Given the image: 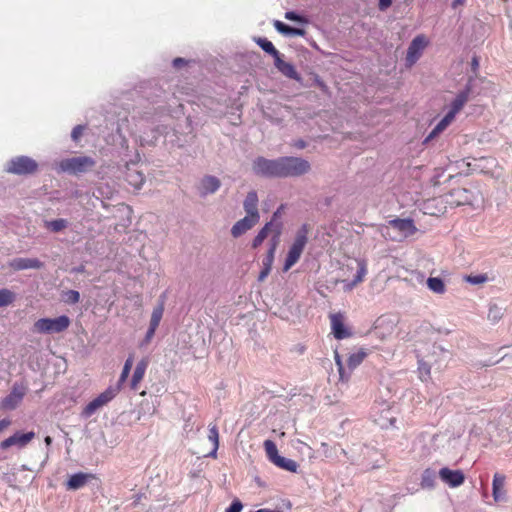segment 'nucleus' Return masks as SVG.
Instances as JSON below:
<instances>
[{"mask_svg": "<svg viewBox=\"0 0 512 512\" xmlns=\"http://www.w3.org/2000/svg\"><path fill=\"white\" fill-rule=\"evenodd\" d=\"M476 199L475 194L466 188H455L449 193L443 195L440 198L430 199L425 203V213L434 215L436 212L431 210V207L437 203H445L451 207H457L462 205H473Z\"/></svg>", "mask_w": 512, "mask_h": 512, "instance_id": "obj_1", "label": "nucleus"}, {"mask_svg": "<svg viewBox=\"0 0 512 512\" xmlns=\"http://www.w3.org/2000/svg\"><path fill=\"white\" fill-rule=\"evenodd\" d=\"M310 228L307 224H303L296 232L294 241L289 247L288 253L285 258L283 271L287 272L291 269L300 259L304 248L308 242V234Z\"/></svg>", "mask_w": 512, "mask_h": 512, "instance_id": "obj_2", "label": "nucleus"}, {"mask_svg": "<svg viewBox=\"0 0 512 512\" xmlns=\"http://www.w3.org/2000/svg\"><path fill=\"white\" fill-rule=\"evenodd\" d=\"M279 167V178L300 177L311 169L309 161L293 156L279 157Z\"/></svg>", "mask_w": 512, "mask_h": 512, "instance_id": "obj_3", "label": "nucleus"}, {"mask_svg": "<svg viewBox=\"0 0 512 512\" xmlns=\"http://www.w3.org/2000/svg\"><path fill=\"white\" fill-rule=\"evenodd\" d=\"M71 320L66 315L56 318H40L33 324V331L39 334L61 333L68 329Z\"/></svg>", "mask_w": 512, "mask_h": 512, "instance_id": "obj_4", "label": "nucleus"}, {"mask_svg": "<svg viewBox=\"0 0 512 512\" xmlns=\"http://www.w3.org/2000/svg\"><path fill=\"white\" fill-rule=\"evenodd\" d=\"M95 160L88 156H78L63 159L59 162V169L72 174L83 173L95 166Z\"/></svg>", "mask_w": 512, "mask_h": 512, "instance_id": "obj_5", "label": "nucleus"}, {"mask_svg": "<svg viewBox=\"0 0 512 512\" xmlns=\"http://www.w3.org/2000/svg\"><path fill=\"white\" fill-rule=\"evenodd\" d=\"M279 158L267 159L257 157L252 162V171L255 175L265 178H279Z\"/></svg>", "mask_w": 512, "mask_h": 512, "instance_id": "obj_6", "label": "nucleus"}, {"mask_svg": "<svg viewBox=\"0 0 512 512\" xmlns=\"http://www.w3.org/2000/svg\"><path fill=\"white\" fill-rule=\"evenodd\" d=\"M37 168L38 164L34 159L27 156H18L9 161L7 172L16 175H26L34 173Z\"/></svg>", "mask_w": 512, "mask_h": 512, "instance_id": "obj_7", "label": "nucleus"}, {"mask_svg": "<svg viewBox=\"0 0 512 512\" xmlns=\"http://www.w3.org/2000/svg\"><path fill=\"white\" fill-rule=\"evenodd\" d=\"M27 393V387L24 383L15 382L10 393L1 401V407L4 410H14L22 402Z\"/></svg>", "mask_w": 512, "mask_h": 512, "instance_id": "obj_8", "label": "nucleus"}, {"mask_svg": "<svg viewBox=\"0 0 512 512\" xmlns=\"http://www.w3.org/2000/svg\"><path fill=\"white\" fill-rule=\"evenodd\" d=\"M279 211H276L273 214L272 220L267 222L264 227L258 232V234L255 236V238L252 241V247L258 248L263 241L271 235L273 237L276 233V231H279V237L281 236L282 227L280 223L275 222V219L278 217Z\"/></svg>", "mask_w": 512, "mask_h": 512, "instance_id": "obj_9", "label": "nucleus"}, {"mask_svg": "<svg viewBox=\"0 0 512 512\" xmlns=\"http://www.w3.org/2000/svg\"><path fill=\"white\" fill-rule=\"evenodd\" d=\"M439 478L451 488L461 486L465 481V475L462 470H452L448 467H443L439 470Z\"/></svg>", "mask_w": 512, "mask_h": 512, "instance_id": "obj_10", "label": "nucleus"}, {"mask_svg": "<svg viewBox=\"0 0 512 512\" xmlns=\"http://www.w3.org/2000/svg\"><path fill=\"white\" fill-rule=\"evenodd\" d=\"M356 274L352 281L342 280L343 289L346 292L352 291L358 284L362 283L367 275V262L364 259H355Z\"/></svg>", "mask_w": 512, "mask_h": 512, "instance_id": "obj_11", "label": "nucleus"}, {"mask_svg": "<svg viewBox=\"0 0 512 512\" xmlns=\"http://www.w3.org/2000/svg\"><path fill=\"white\" fill-rule=\"evenodd\" d=\"M35 433L30 431L27 433L16 432L12 436L8 437L0 443V449L6 450L12 446L19 448L25 447L32 439H34Z\"/></svg>", "mask_w": 512, "mask_h": 512, "instance_id": "obj_12", "label": "nucleus"}, {"mask_svg": "<svg viewBox=\"0 0 512 512\" xmlns=\"http://www.w3.org/2000/svg\"><path fill=\"white\" fill-rule=\"evenodd\" d=\"M425 46L426 39L422 35H419L412 40L406 55V62L408 66H412L416 63V61L420 58Z\"/></svg>", "mask_w": 512, "mask_h": 512, "instance_id": "obj_13", "label": "nucleus"}, {"mask_svg": "<svg viewBox=\"0 0 512 512\" xmlns=\"http://www.w3.org/2000/svg\"><path fill=\"white\" fill-rule=\"evenodd\" d=\"M221 187L219 178L213 175H205L199 182L198 191L202 197L214 194Z\"/></svg>", "mask_w": 512, "mask_h": 512, "instance_id": "obj_14", "label": "nucleus"}, {"mask_svg": "<svg viewBox=\"0 0 512 512\" xmlns=\"http://www.w3.org/2000/svg\"><path fill=\"white\" fill-rule=\"evenodd\" d=\"M506 476L495 473L492 480V496L495 502H504L507 499L505 490Z\"/></svg>", "mask_w": 512, "mask_h": 512, "instance_id": "obj_15", "label": "nucleus"}, {"mask_svg": "<svg viewBox=\"0 0 512 512\" xmlns=\"http://www.w3.org/2000/svg\"><path fill=\"white\" fill-rule=\"evenodd\" d=\"M389 227L397 230L402 236H411L416 232V227L412 219H393L389 221Z\"/></svg>", "mask_w": 512, "mask_h": 512, "instance_id": "obj_16", "label": "nucleus"}, {"mask_svg": "<svg viewBox=\"0 0 512 512\" xmlns=\"http://www.w3.org/2000/svg\"><path fill=\"white\" fill-rule=\"evenodd\" d=\"M258 222V219L246 215L232 226L231 234L234 238H238L254 227Z\"/></svg>", "mask_w": 512, "mask_h": 512, "instance_id": "obj_17", "label": "nucleus"}, {"mask_svg": "<svg viewBox=\"0 0 512 512\" xmlns=\"http://www.w3.org/2000/svg\"><path fill=\"white\" fill-rule=\"evenodd\" d=\"M9 266L14 270L40 269L43 263L37 258H15L9 262Z\"/></svg>", "mask_w": 512, "mask_h": 512, "instance_id": "obj_18", "label": "nucleus"}, {"mask_svg": "<svg viewBox=\"0 0 512 512\" xmlns=\"http://www.w3.org/2000/svg\"><path fill=\"white\" fill-rule=\"evenodd\" d=\"M274 65L279 70V72H281L284 76H286L290 79L296 80L298 82H301L302 78L299 75V73L296 71L294 65L289 62H285L281 58V55L276 57V59L274 60Z\"/></svg>", "mask_w": 512, "mask_h": 512, "instance_id": "obj_19", "label": "nucleus"}, {"mask_svg": "<svg viewBox=\"0 0 512 512\" xmlns=\"http://www.w3.org/2000/svg\"><path fill=\"white\" fill-rule=\"evenodd\" d=\"M243 208L246 212L247 216H251L256 219H260V214L258 211V195L256 191H250L248 192L244 202H243Z\"/></svg>", "mask_w": 512, "mask_h": 512, "instance_id": "obj_20", "label": "nucleus"}, {"mask_svg": "<svg viewBox=\"0 0 512 512\" xmlns=\"http://www.w3.org/2000/svg\"><path fill=\"white\" fill-rule=\"evenodd\" d=\"M331 327L336 339H344L350 336V332L345 327L341 314L331 315Z\"/></svg>", "mask_w": 512, "mask_h": 512, "instance_id": "obj_21", "label": "nucleus"}, {"mask_svg": "<svg viewBox=\"0 0 512 512\" xmlns=\"http://www.w3.org/2000/svg\"><path fill=\"white\" fill-rule=\"evenodd\" d=\"M470 94V88L467 87L463 91L459 92L454 100L451 102L449 110L447 113H452V117H456V115L462 110L464 105L468 102Z\"/></svg>", "mask_w": 512, "mask_h": 512, "instance_id": "obj_22", "label": "nucleus"}, {"mask_svg": "<svg viewBox=\"0 0 512 512\" xmlns=\"http://www.w3.org/2000/svg\"><path fill=\"white\" fill-rule=\"evenodd\" d=\"M268 245H269V248H268V251H267L265 257L262 260V266L272 268V265L274 262V257H275V252L279 245V231L278 230L276 231L275 235L270 238Z\"/></svg>", "mask_w": 512, "mask_h": 512, "instance_id": "obj_23", "label": "nucleus"}, {"mask_svg": "<svg viewBox=\"0 0 512 512\" xmlns=\"http://www.w3.org/2000/svg\"><path fill=\"white\" fill-rule=\"evenodd\" d=\"M452 113H446V115L437 123L432 129L429 135L425 138L424 143H428L438 135H440L453 121Z\"/></svg>", "mask_w": 512, "mask_h": 512, "instance_id": "obj_24", "label": "nucleus"}, {"mask_svg": "<svg viewBox=\"0 0 512 512\" xmlns=\"http://www.w3.org/2000/svg\"><path fill=\"white\" fill-rule=\"evenodd\" d=\"M126 180L135 189H140L145 182V177L144 174L136 168L127 167Z\"/></svg>", "mask_w": 512, "mask_h": 512, "instance_id": "obj_25", "label": "nucleus"}, {"mask_svg": "<svg viewBox=\"0 0 512 512\" xmlns=\"http://www.w3.org/2000/svg\"><path fill=\"white\" fill-rule=\"evenodd\" d=\"M91 477L89 474L86 473H75L70 476V478L67 481V488L69 490H77L82 488L88 481V478Z\"/></svg>", "mask_w": 512, "mask_h": 512, "instance_id": "obj_26", "label": "nucleus"}, {"mask_svg": "<svg viewBox=\"0 0 512 512\" xmlns=\"http://www.w3.org/2000/svg\"><path fill=\"white\" fill-rule=\"evenodd\" d=\"M147 365H148V363L146 360H141L136 365L133 376H132V380H131V388L132 389H134V390L137 389L138 384L142 381V379L145 375Z\"/></svg>", "mask_w": 512, "mask_h": 512, "instance_id": "obj_27", "label": "nucleus"}, {"mask_svg": "<svg viewBox=\"0 0 512 512\" xmlns=\"http://www.w3.org/2000/svg\"><path fill=\"white\" fill-rule=\"evenodd\" d=\"M274 27L278 32L287 36H303L305 34V31L303 29L288 26L278 20L275 21Z\"/></svg>", "mask_w": 512, "mask_h": 512, "instance_id": "obj_28", "label": "nucleus"}, {"mask_svg": "<svg viewBox=\"0 0 512 512\" xmlns=\"http://www.w3.org/2000/svg\"><path fill=\"white\" fill-rule=\"evenodd\" d=\"M208 439L213 444V449L210 453L207 454L208 457L216 458L217 457V451L219 448V432L218 428L215 424L209 425V434Z\"/></svg>", "mask_w": 512, "mask_h": 512, "instance_id": "obj_29", "label": "nucleus"}, {"mask_svg": "<svg viewBox=\"0 0 512 512\" xmlns=\"http://www.w3.org/2000/svg\"><path fill=\"white\" fill-rule=\"evenodd\" d=\"M435 479V471L430 468H427L422 473L420 485L424 489H432L435 486Z\"/></svg>", "mask_w": 512, "mask_h": 512, "instance_id": "obj_30", "label": "nucleus"}, {"mask_svg": "<svg viewBox=\"0 0 512 512\" xmlns=\"http://www.w3.org/2000/svg\"><path fill=\"white\" fill-rule=\"evenodd\" d=\"M273 464L289 472L295 473L298 469V464L294 460L282 456L277 457Z\"/></svg>", "mask_w": 512, "mask_h": 512, "instance_id": "obj_31", "label": "nucleus"}, {"mask_svg": "<svg viewBox=\"0 0 512 512\" xmlns=\"http://www.w3.org/2000/svg\"><path fill=\"white\" fill-rule=\"evenodd\" d=\"M367 352L364 349H358L357 351L351 353L348 357V367L350 370L359 366L363 360L366 358Z\"/></svg>", "mask_w": 512, "mask_h": 512, "instance_id": "obj_32", "label": "nucleus"}, {"mask_svg": "<svg viewBox=\"0 0 512 512\" xmlns=\"http://www.w3.org/2000/svg\"><path fill=\"white\" fill-rule=\"evenodd\" d=\"M256 43L268 54H270L274 60L280 55L279 51L274 47L273 43L266 38H257Z\"/></svg>", "mask_w": 512, "mask_h": 512, "instance_id": "obj_33", "label": "nucleus"}, {"mask_svg": "<svg viewBox=\"0 0 512 512\" xmlns=\"http://www.w3.org/2000/svg\"><path fill=\"white\" fill-rule=\"evenodd\" d=\"M68 224L69 223L66 219L59 218V219L45 222V227L47 229L51 230L52 232L57 233V232L62 231L65 228H67Z\"/></svg>", "mask_w": 512, "mask_h": 512, "instance_id": "obj_34", "label": "nucleus"}, {"mask_svg": "<svg viewBox=\"0 0 512 512\" xmlns=\"http://www.w3.org/2000/svg\"><path fill=\"white\" fill-rule=\"evenodd\" d=\"M503 309L497 304H491L489 306L487 318L493 324L498 323L503 317Z\"/></svg>", "mask_w": 512, "mask_h": 512, "instance_id": "obj_35", "label": "nucleus"}, {"mask_svg": "<svg viewBox=\"0 0 512 512\" xmlns=\"http://www.w3.org/2000/svg\"><path fill=\"white\" fill-rule=\"evenodd\" d=\"M428 288L438 294H442L445 292V284L442 279L438 277H430L427 280Z\"/></svg>", "mask_w": 512, "mask_h": 512, "instance_id": "obj_36", "label": "nucleus"}, {"mask_svg": "<svg viewBox=\"0 0 512 512\" xmlns=\"http://www.w3.org/2000/svg\"><path fill=\"white\" fill-rule=\"evenodd\" d=\"M119 389L108 388L100 395H98L95 399L100 404L101 407L110 402L115 396Z\"/></svg>", "mask_w": 512, "mask_h": 512, "instance_id": "obj_37", "label": "nucleus"}, {"mask_svg": "<svg viewBox=\"0 0 512 512\" xmlns=\"http://www.w3.org/2000/svg\"><path fill=\"white\" fill-rule=\"evenodd\" d=\"M16 295L7 288L0 289V307H5L14 302Z\"/></svg>", "mask_w": 512, "mask_h": 512, "instance_id": "obj_38", "label": "nucleus"}, {"mask_svg": "<svg viewBox=\"0 0 512 512\" xmlns=\"http://www.w3.org/2000/svg\"><path fill=\"white\" fill-rule=\"evenodd\" d=\"M264 449L266 452V455L268 459L273 463L274 460H276L277 457L280 455L278 454V449L276 444L272 440H265L264 441Z\"/></svg>", "mask_w": 512, "mask_h": 512, "instance_id": "obj_39", "label": "nucleus"}, {"mask_svg": "<svg viewBox=\"0 0 512 512\" xmlns=\"http://www.w3.org/2000/svg\"><path fill=\"white\" fill-rule=\"evenodd\" d=\"M132 365H133V356L131 355L126 359V361L124 363V366H123V369H122V372H121V375H120V378L118 381V389L121 387V385L124 382H126L128 376L130 374Z\"/></svg>", "mask_w": 512, "mask_h": 512, "instance_id": "obj_40", "label": "nucleus"}, {"mask_svg": "<svg viewBox=\"0 0 512 512\" xmlns=\"http://www.w3.org/2000/svg\"><path fill=\"white\" fill-rule=\"evenodd\" d=\"M164 312L163 304H159L152 311L150 325L151 327L158 328Z\"/></svg>", "mask_w": 512, "mask_h": 512, "instance_id": "obj_41", "label": "nucleus"}, {"mask_svg": "<svg viewBox=\"0 0 512 512\" xmlns=\"http://www.w3.org/2000/svg\"><path fill=\"white\" fill-rule=\"evenodd\" d=\"M100 408V404L96 401V399H93L84 407L81 415L84 418H89Z\"/></svg>", "mask_w": 512, "mask_h": 512, "instance_id": "obj_42", "label": "nucleus"}, {"mask_svg": "<svg viewBox=\"0 0 512 512\" xmlns=\"http://www.w3.org/2000/svg\"><path fill=\"white\" fill-rule=\"evenodd\" d=\"M63 300L68 304H76L80 300V294L76 290H68L63 293Z\"/></svg>", "mask_w": 512, "mask_h": 512, "instance_id": "obj_43", "label": "nucleus"}, {"mask_svg": "<svg viewBox=\"0 0 512 512\" xmlns=\"http://www.w3.org/2000/svg\"><path fill=\"white\" fill-rule=\"evenodd\" d=\"M334 359H335V363H336V365L338 367V371H339V375H340V380H342V381L348 380L350 375L349 374H347V375L345 374L341 357H340V355H339V353L337 351L334 352Z\"/></svg>", "mask_w": 512, "mask_h": 512, "instance_id": "obj_44", "label": "nucleus"}, {"mask_svg": "<svg viewBox=\"0 0 512 512\" xmlns=\"http://www.w3.org/2000/svg\"><path fill=\"white\" fill-rule=\"evenodd\" d=\"M465 280L470 284L479 285L487 282L488 277L486 274L469 275L465 278Z\"/></svg>", "mask_w": 512, "mask_h": 512, "instance_id": "obj_45", "label": "nucleus"}, {"mask_svg": "<svg viewBox=\"0 0 512 512\" xmlns=\"http://www.w3.org/2000/svg\"><path fill=\"white\" fill-rule=\"evenodd\" d=\"M430 366L423 362V361H419V365H418V371H419V374H420V379L422 381H427L430 377Z\"/></svg>", "mask_w": 512, "mask_h": 512, "instance_id": "obj_46", "label": "nucleus"}, {"mask_svg": "<svg viewBox=\"0 0 512 512\" xmlns=\"http://www.w3.org/2000/svg\"><path fill=\"white\" fill-rule=\"evenodd\" d=\"M242 508V503L239 500H234L231 503V505L226 509V512H241Z\"/></svg>", "mask_w": 512, "mask_h": 512, "instance_id": "obj_47", "label": "nucleus"}, {"mask_svg": "<svg viewBox=\"0 0 512 512\" xmlns=\"http://www.w3.org/2000/svg\"><path fill=\"white\" fill-rule=\"evenodd\" d=\"M83 130H84V127L81 126V125H77L73 128L72 130V133H71V138L74 140V141H77L82 133H83Z\"/></svg>", "mask_w": 512, "mask_h": 512, "instance_id": "obj_48", "label": "nucleus"}, {"mask_svg": "<svg viewBox=\"0 0 512 512\" xmlns=\"http://www.w3.org/2000/svg\"><path fill=\"white\" fill-rule=\"evenodd\" d=\"M285 18L288 19V20H291V21H299V22L303 21L302 17L299 16L298 14H296L293 11L286 12L285 13Z\"/></svg>", "mask_w": 512, "mask_h": 512, "instance_id": "obj_49", "label": "nucleus"}, {"mask_svg": "<svg viewBox=\"0 0 512 512\" xmlns=\"http://www.w3.org/2000/svg\"><path fill=\"white\" fill-rule=\"evenodd\" d=\"M271 269L272 268L263 267L262 266V269H261V271L259 273V276H258V280L259 281H264L267 278V276L269 275V273L271 272Z\"/></svg>", "mask_w": 512, "mask_h": 512, "instance_id": "obj_50", "label": "nucleus"}, {"mask_svg": "<svg viewBox=\"0 0 512 512\" xmlns=\"http://www.w3.org/2000/svg\"><path fill=\"white\" fill-rule=\"evenodd\" d=\"M156 329L157 328L149 326V328H148V330L146 332V335H145V339H144L145 343H149L152 340V338L154 337Z\"/></svg>", "mask_w": 512, "mask_h": 512, "instance_id": "obj_51", "label": "nucleus"}, {"mask_svg": "<svg viewBox=\"0 0 512 512\" xmlns=\"http://www.w3.org/2000/svg\"><path fill=\"white\" fill-rule=\"evenodd\" d=\"M392 4V0H379V9L381 11H385L387 8H389Z\"/></svg>", "mask_w": 512, "mask_h": 512, "instance_id": "obj_52", "label": "nucleus"}, {"mask_svg": "<svg viewBox=\"0 0 512 512\" xmlns=\"http://www.w3.org/2000/svg\"><path fill=\"white\" fill-rule=\"evenodd\" d=\"M11 424V421L8 419H2L0 420V432L8 428Z\"/></svg>", "mask_w": 512, "mask_h": 512, "instance_id": "obj_53", "label": "nucleus"}, {"mask_svg": "<svg viewBox=\"0 0 512 512\" xmlns=\"http://www.w3.org/2000/svg\"><path fill=\"white\" fill-rule=\"evenodd\" d=\"M182 63H184V59H182V58H175L173 60V65L175 67H179Z\"/></svg>", "mask_w": 512, "mask_h": 512, "instance_id": "obj_54", "label": "nucleus"}, {"mask_svg": "<svg viewBox=\"0 0 512 512\" xmlns=\"http://www.w3.org/2000/svg\"><path fill=\"white\" fill-rule=\"evenodd\" d=\"M465 0H454L452 6L456 8L458 5H462Z\"/></svg>", "mask_w": 512, "mask_h": 512, "instance_id": "obj_55", "label": "nucleus"}, {"mask_svg": "<svg viewBox=\"0 0 512 512\" xmlns=\"http://www.w3.org/2000/svg\"><path fill=\"white\" fill-rule=\"evenodd\" d=\"M255 512H282L280 510H270V509H267V508H262V509H259Z\"/></svg>", "mask_w": 512, "mask_h": 512, "instance_id": "obj_56", "label": "nucleus"}, {"mask_svg": "<svg viewBox=\"0 0 512 512\" xmlns=\"http://www.w3.org/2000/svg\"><path fill=\"white\" fill-rule=\"evenodd\" d=\"M44 442L47 446H50L52 444V438L50 436H46Z\"/></svg>", "mask_w": 512, "mask_h": 512, "instance_id": "obj_57", "label": "nucleus"}, {"mask_svg": "<svg viewBox=\"0 0 512 512\" xmlns=\"http://www.w3.org/2000/svg\"><path fill=\"white\" fill-rule=\"evenodd\" d=\"M321 447L323 448V451H324L325 455L327 456L328 444L323 442V443H321Z\"/></svg>", "mask_w": 512, "mask_h": 512, "instance_id": "obj_58", "label": "nucleus"}, {"mask_svg": "<svg viewBox=\"0 0 512 512\" xmlns=\"http://www.w3.org/2000/svg\"><path fill=\"white\" fill-rule=\"evenodd\" d=\"M297 147L299 148H304L305 147V143L303 141H300L298 144H297Z\"/></svg>", "mask_w": 512, "mask_h": 512, "instance_id": "obj_59", "label": "nucleus"}, {"mask_svg": "<svg viewBox=\"0 0 512 512\" xmlns=\"http://www.w3.org/2000/svg\"><path fill=\"white\" fill-rule=\"evenodd\" d=\"M472 64H473L474 67L478 66V61H477L476 58L473 59Z\"/></svg>", "mask_w": 512, "mask_h": 512, "instance_id": "obj_60", "label": "nucleus"}, {"mask_svg": "<svg viewBox=\"0 0 512 512\" xmlns=\"http://www.w3.org/2000/svg\"><path fill=\"white\" fill-rule=\"evenodd\" d=\"M445 209H446V207L444 206V207H442V208L438 209V212H439V213H443V212L445 211Z\"/></svg>", "mask_w": 512, "mask_h": 512, "instance_id": "obj_61", "label": "nucleus"}, {"mask_svg": "<svg viewBox=\"0 0 512 512\" xmlns=\"http://www.w3.org/2000/svg\"><path fill=\"white\" fill-rule=\"evenodd\" d=\"M347 268H348V269H353V266H351V265H347Z\"/></svg>", "mask_w": 512, "mask_h": 512, "instance_id": "obj_62", "label": "nucleus"}]
</instances>
